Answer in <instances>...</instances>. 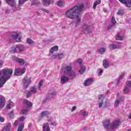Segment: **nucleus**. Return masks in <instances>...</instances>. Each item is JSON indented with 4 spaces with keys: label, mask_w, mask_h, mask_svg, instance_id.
Returning <instances> with one entry per match:
<instances>
[{
    "label": "nucleus",
    "mask_w": 131,
    "mask_h": 131,
    "mask_svg": "<svg viewBox=\"0 0 131 131\" xmlns=\"http://www.w3.org/2000/svg\"><path fill=\"white\" fill-rule=\"evenodd\" d=\"M24 128V125L20 124L18 125L17 131H22L23 130Z\"/></svg>",
    "instance_id": "4c0bfd02"
},
{
    "label": "nucleus",
    "mask_w": 131,
    "mask_h": 131,
    "mask_svg": "<svg viewBox=\"0 0 131 131\" xmlns=\"http://www.w3.org/2000/svg\"><path fill=\"white\" fill-rule=\"evenodd\" d=\"M86 69L85 66H80V69L79 70V72L80 74H83L84 72H85Z\"/></svg>",
    "instance_id": "5701e85b"
},
{
    "label": "nucleus",
    "mask_w": 131,
    "mask_h": 131,
    "mask_svg": "<svg viewBox=\"0 0 131 131\" xmlns=\"http://www.w3.org/2000/svg\"><path fill=\"white\" fill-rule=\"evenodd\" d=\"M58 50H59V47H58V46H54L51 48L49 53L51 54V55H53V54H54V52H57Z\"/></svg>",
    "instance_id": "f3484780"
},
{
    "label": "nucleus",
    "mask_w": 131,
    "mask_h": 131,
    "mask_svg": "<svg viewBox=\"0 0 131 131\" xmlns=\"http://www.w3.org/2000/svg\"><path fill=\"white\" fill-rule=\"evenodd\" d=\"M110 48L111 50H116V49H119V46H117L114 44H112L110 46Z\"/></svg>",
    "instance_id": "72a5a7b5"
},
{
    "label": "nucleus",
    "mask_w": 131,
    "mask_h": 131,
    "mask_svg": "<svg viewBox=\"0 0 131 131\" xmlns=\"http://www.w3.org/2000/svg\"><path fill=\"white\" fill-rule=\"evenodd\" d=\"M4 64V61L2 60H0V66L2 67L3 66V64Z\"/></svg>",
    "instance_id": "680f3d73"
},
{
    "label": "nucleus",
    "mask_w": 131,
    "mask_h": 131,
    "mask_svg": "<svg viewBox=\"0 0 131 131\" xmlns=\"http://www.w3.org/2000/svg\"><path fill=\"white\" fill-rule=\"evenodd\" d=\"M24 120H25V117H24V116H22L21 117H20L19 118L20 121H24Z\"/></svg>",
    "instance_id": "864d4df0"
},
{
    "label": "nucleus",
    "mask_w": 131,
    "mask_h": 131,
    "mask_svg": "<svg viewBox=\"0 0 131 131\" xmlns=\"http://www.w3.org/2000/svg\"><path fill=\"white\" fill-rule=\"evenodd\" d=\"M82 31L83 33H85V34H89V33H91V32H92L91 26L86 24H83L82 25Z\"/></svg>",
    "instance_id": "423d86ee"
},
{
    "label": "nucleus",
    "mask_w": 131,
    "mask_h": 131,
    "mask_svg": "<svg viewBox=\"0 0 131 131\" xmlns=\"http://www.w3.org/2000/svg\"><path fill=\"white\" fill-rule=\"evenodd\" d=\"M42 129L43 131H50V125H49V123L43 124Z\"/></svg>",
    "instance_id": "a211bd4d"
},
{
    "label": "nucleus",
    "mask_w": 131,
    "mask_h": 131,
    "mask_svg": "<svg viewBox=\"0 0 131 131\" xmlns=\"http://www.w3.org/2000/svg\"><path fill=\"white\" fill-rule=\"evenodd\" d=\"M98 74L99 76H101V75H102V73H103V70H102V69H99L98 70Z\"/></svg>",
    "instance_id": "09e8293b"
},
{
    "label": "nucleus",
    "mask_w": 131,
    "mask_h": 131,
    "mask_svg": "<svg viewBox=\"0 0 131 131\" xmlns=\"http://www.w3.org/2000/svg\"><path fill=\"white\" fill-rule=\"evenodd\" d=\"M103 96L104 95H99L98 96V108H99V109H101L104 104V98H103Z\"/></svg>",
    "instance_id": "0eeeda50"
},
{
    "label": "nucleus",
    "mask_w": 131,
    "mask_h": 131,
    "mask_svg": "<svg viewBox=\"0 0 131 131\" xmlns=\"http://www.w3.org/2000/svg\"><path fill=\"white\" fill-rule=\"evenodd\" d=\"M13 74V69L5 68L0 70V88H3L4 84L9 80Z\"/></svg>",
    "instance_id": "7ed1b4c3"
},
{
    "label": "nucleus",
    "mask_w": 131,
    "mask_h": 131,
    "mask_svg": "<svg viewBox=\"0 0 131 131\" xmlns=\"http://www.w3.org/2000/svg\"><path fill=\"white\" fill-rule=\"evenodd\" d=\"M42 83H43V82L41 80L38 83V90H41L42 89Z\"/></svg>",
    "instance_id": "a19ab883"
},
{
    "label": "nucleus",
    "mask_w": 131,
    "mask_h": 131,
    "mask_svg": "<svg viewBox=\"0 0 131 131\" xmlns=\"http://www.w3.org/2000/svg\"><path fill=\"white\" fill-rule=\"evenodd\" d=\"M51 125H54V126H56V125H57V123H56V122H51Z\"/></svg>",
    "instance_id": "e2e57ef3"
},
{
    "label": "nucleus",
    "mask_w": 131,
    "mask_h": 131,
    "mask_svg": "<svg viewBox=\"0 0 131 131\" xmlns=\"http://www.w3.org/2000/svg\"><path fill=\"white\" fill-rule=\"evenodd\" d=\"M26 2H27V0H19L18 6H22L23 4H25Z\"/></svg>",
    "instance_id": "ea45409f"
},
{
    "label": "nucleus",
    "mask_w": 131,
    "mask_h": 131,
    "mask_svg": "<svg viewBox=\"0 0 131 131\" xmlns=\"http://www.w3.org/2000/svg\"><path fill=\"white\" fill-rule=\"evenodd\" d=\"M13 60L14 62H17V63H19V64H20L21 65H24V64H25V65H28V64L25 62L24 60L22 58L14 57L13 58Z\"/></svg>",
    "instance_id": "6e6552de"
},
{
    "label": "nucleus",
    "mask_w": 131,
    "mask_h": 131,
    "mask_svg": "<svg viewBox=\"0 0 131 131\" xmlns=\"http://www.w3.org/2000/svg\"><path fill=\"white\" fill-rule=\"evenodd\" d=\"M39 10L42 11V12H43L44 13H47V14H49V10H47L46 9H45V8H40Z\"/></svg>",
    "instance_id": "c03bdc74"
},
{
    "label": "nucleus",
    "mask_w": 131,
    "mask_h": 131,
    "mask_svg": "<svg viewBox=\"0 0 131 131\" xmlns=\"http://www.w3.org/2000/svg\"><path fill=\"white\" fill-rule=\"evenodd\" d=\"M122 100H124V97H120V99L118 100V101H120H120H122Z\"/></svg>",
    "instance_id": "69168bd1"
},
{
    "label": "nucleus",
    "mask_w": 131,
    "mask_h": 131,
    "mask_svg": "<svg viewBox=\"0 0 131 131\" xmlns=\"http://www.w3.org/2000/svg\"><path fill=\"white\" fill-rule=\"evenodd\" d=\"M11 38L14 39L18 42L21 41V36L18 34H15L11 35Z\"/></svg>",
    "instance_id": "4468645a"
},
{
    "label": "nucleus",
    "mask_w": 131,
    "mask_h": 131,
    "mask_svg": "<svg viewBox=\"0 0 131 131\" xmlns=\"http://www.w3.org/2000/svg\"><path fill=\"white\" fill-rule=\"evenodd\" d=\"M83 8H84L83 4L74 6L72 8L67 11L65 13V15L66 17L69 18V19H71L72 20L76 19V24H79V22H80L81 20L79 16L80 15V13L82 12Z\"/></svg>",
    "instance_id": "f257e3e1"
},
{
    "label": "nucleus",
    "mask_w": 131,
    "mask_h": 131,
    "mask_svg": "<svg viewBox=\"0 0 131 131\" xmlns=\"http://www.w3.org/2000/svg\"><path fill=\"white\" fill-rule=\"evenodd\" d=\"M83 131H86V130H88V127H84L83 128Z\"/></svg>",
    "instance_id": "338daca9"
},
{
    "label": "nucleus",
    "mask_w": 131,
    "mask_h": 131,
    "mask_svg": "<svg viewBox=\"0 0 131 131\" xmlns=\"http://www.w3.org/2000/svg\"><path fill=\"white\" fill-rule=\"evenodd\" d=\"M30 91L32 92V94H35L37 93V89L35 86H34L31 88Z\"/></svg>",
    "instance_id": "cd10ccee"
},
{
    "label": "nucleus",
    "mask_w": 131,
    "mask_h": 131,
    "mask_svg": "<svg viewBox=\"0 0 131 131\" xmlns=\"http://www.w3.org/2000/svg\"><path fill=\"white\" fill-rule=\"evenodd\" d=\"M112 23L113 25H115L116 24V20H115V18H114V16L112 17Z\"/></svg>",
    "instance_id": "a18cd8bd"
},
{
    "label": "nucleus",
    "mask_w": 131,
    "mask_h": 131,
    "mask_svg": "<svg viewBox=\"0 0 131 131\" xmlns=\"http://www.w3.org/2000/svg\"><path fill=\"white\" fill-rule=\"evenodd\" d=\"M18 121L17 120H16L14 124L13 125H15V126H17V125H18Z\"/></svg>",
    "instance_id": "13d9d810"
},
{
    "label": "nucleus",
    "mask_w": 131,
    "mask_h": 131,
    "mask_svg": "<svg viewBox=\"0 0 131 131\" xmlns=\"http://www.w3.org/2000/svg\"><path fill=\"white\" fill-rule=\"evenodd\" d=\"M10 8L6 7L5 9V14H9L10 13Z\"/></svg>",
    "instance_id": "8fccbe9b"
},
{
    "label": "nucleus",
    "mask_w": 131,
    "mask_h": 131,
    "mask_svg": "<svg viewBox=\"0 0 131 131\" xmlns=\"http://www.w3.org/2000/svg\"><path fill=\"white\" fill-rule=\"evenodd\" d=\"M117 15H121L122 16V15H123V11L122 10H119L117 12Z\"/></svg>",
    "instance_id": "3c124183"
},
{
    "label": "nucleus",
    "mask_w": 131,
    "mask_h": 131,
    "mask_svg": "<svg viewBox=\"0 0 131 131\" xmlns=\"http://www.w3.org/2000/svg\"><path fill=\"white\" fill-rule=\"evenodd\" d=\"M17 50H18V53H23L25 47L23 45H16Z\"/></svg>",
    "instance_id": "2eb2a0df"
},
{
    "label": "nucleus",
    "mask_w": 131,
    "mask_h": 131,
    "mask_svg": "<svg viewBox=\"0 0 131 131\" xmlns=\"http://www.w3.org/2000/svg\"><path fill=\"white\" fill-rule=\"evenodd\" d=\"M125 73H123L121 74V75H120L119 77V80L117 82V83H119V82H120V80L121 79H122L123 78V77H124V75H125Z\"/></svg>",
    "instance_id": "58836bf2"
},
{
    "label": "nucleus",
    "mask_w": 131,
    "mask_h": 131,
    "mask_svg": "<svg viewBox=\"0 0 131 131\" xmlns=\"http://www.w3.org/2000/svg\"><path fill=\"white\" fill-rule=\"evenodd\" d=\"M107 49L106 48L102 47L98 49V53L100 54V55H103L105 54V52Z\"/></svg>",
    "instance_id": "6ab92c4d"
},
{
    "label": "nucleus",
    "mask_w": 131,
    "mask_h": 131,
    "mask_svg": "<svg viewBox=\"0 0 131 131\" xmlns=\"http://www.w3.org/2000/svg\"><path fill=\"white\" fill-rule=\"evenodd\" d=\"M120 124V121L117 120L113 122H110V120H106L103 123V126L105 129H116L117 126Z\"/></svg>",
    "instance_id": "20e7f679"
},
{
    "label": "nucleus",
    "mask_w": 131,
    "mask_h": 131,
    "mask_svg": "<svg viewBox=\"0 0 131 131\" xmlns=\"http://www.w3.org/2000/svg\"><path fill=\"white\" fill-rule=\"evenodd\" d=\"M47 41H49L50 42H52L53 41V39H48Z\"/></svg>",
    "instance_id": "774afa93"
},
{
    "label": "nucleus",
    "mask_w": 131,
    "mask_h": 131,
    "mask_svg": "<svg viewBox=\"0 0 131 131\" xmlns=\"http://www.w3.org/2000/svg\"><path fill=\"white\" fill-rule=\"evenodd\" d=\"M103 66L105 69H107L109 67V62L106 59L103 61Z\"/></svg>",
    "instance_id": "b1692460"
},
{
    "label": "nucleus",
    "mask_w": 131,
    "mask_h": 131,
    "mask_svg": "<svg viewBox=\"0 0 131 131\" xmlns=\"http://www.w3.org/2000/svg\"><path fill=\"white\" fill-rule=\"evenodd\" d=\"M48 115V112L42 111L40 114V116L39 117V120H41L43 116H47Z\"/></svg>",
    "instance_id": "a878e982"
},
{
    "label": "nucleus",
    "mask_w": 131,
    "mask_h": 131,
    "mask_svg": "<svg viewBox=\"0 0 131 131\" xmlns=\"http://www.w3.org/2000/svg\"><path fill=\"white\" fill-rule=\"evenodd\" d=\"M77 62L78 63H79V64H80V65H81V63L82 62V60L80 58H79L78 60H77Z\"/></svg>",
    "instance_id": "5fc2aeb1"
},
{
    "label": "nucleus",
    "mask_w": 131,
    "mask_h": 131,
    "mask_svg": "<svg viewBox=\"0 0 131 131\" xmlns=\"http://www.w3.org/2000/svg\"><path fill=\"white\" fill-rule=\"evenodd\" d=\"M116 39H117V40H122L123 39V37L120 36V33L117 34Z\"/></svg>",
    "instance_id": "f704fd0d"
},
{
    "label": "nucleus",
    "mask_w": 131,
    "mask_h": 131,
    "mask_svg": "<svg viewBox=\"0 0 131 131\" xmlns=\"http://www.w3.org/2000/svg\"><path fill=\"white\" fill-rule=\"evenodd\" d=\"M63 58H64V54L63 53H55L51 56V59H58L59 60H61Z\"/></svg>",
    "instance_id": "9b49d317"
},
{
    "label": "nucleus",
    "mask_w": 131,
    "mask_h": 131,
    "mask_svg": "<svg viewBox=\"0 0 131 131\" xmlns=\"http://www.w3.org/2000/svg\"><path fill=\"white\" fill-rule=\"evenodd\" d=\"M9 116L10 117V118H14V112H11L9 114Z\"/></svg>",
    "instance_id": "de8ad7c7"
},
{
    "label": "nucleus",
    "mask_w": 131,
    "mask_h": 131,
    "mask_svg": "<svg viewBox=\"0 0 131 131\" xmlns=\"http://www.w3.org/2000/svg\"><path fill=\"white\" fill-rule=\"evenodd\" d=\"M119 103H120V101L118 100H116L115 102L114 106L115 108H117L118 106H119Z\"/></svg>",
    "instance_id": "79ce46f5"
},
{
    "label": "nucleus",
    "mask_w": 131,
    "mask_h": 131,
    "mask_svg": "<svg viewBox=\"0 0 131 131\" xmlns=\"http://www.w3.org/2000/svg\"><path fill=\"white\" fill-rule=\"evenodd\" d=\"M5 2L10 7H14L16 4L15 0H5Z\"/></svg>",
    "instance_id": "dca6fc26"
},
{
    "label": "nucleus",
    "mask_w": 131,
    "mask_h": 131,
    "mask_svg": "<svg viewBox=\"0 0 131 131\" xmlns=\"http://www.w3.org/2000/svg\"><path fill=\"white\" fill-rule=\"evenodd\" d=\"M126 86L130 89V88H131V81H127L126 82Z\"/></svg>",
    "instance_id": "37998d69"
},
{
    "label": "nucleus",
    "mask_w": 131,
    "mask_h": 131,
    "mask_svg": "<svg viewBox=\"0 0 131 131\" xmlns=\"http://www.w3.org/2000/svg\"><path fill=\"white\" fill-rule=\"evenodd\" d=\"M13 39H15L12 38V36H10V37L8 38V41L9 42H12V41H13Z\"/></svg>",
    "instance_id": "603ef678"
},
{
    "label": "nucleus",
    "mask_w": 131,
    "mask_h": 131,
    "mask_svg": "<svg viewBox=\"0 0 131 131\" xmlns=\"http://www.w3.org/2000/svg\"><path fill=\"white\" fill-rule=\"evenodd\" d=\"M10 127H11V123H9L3 127V130L10 131Z\"/></svg>",
    "instance_id": "c756f323"
},
{
    "label": "nucleus",
    "mask_w": 131,
    "mask_h": 131,
    "mask_svg": "<svg viewBox=\"0 0 131 131\" xmlns=\"http://www.w3.org/2000/svg\"><path fill=\"white\" fill-rule=\"evenodd\" d=\"M28 112V109L23 110L20 111V114L22 115H27V113Z\"/></svg>",
    "instance_id": "e433bc0d"
},
{
    "label": "nucleus",
    "mask_w": 131,
    "mask_h": 131,
    "mask_svg": "<svg viewBox=\"0 0 131 131\" xmlns=\"http://www.w3.org/2000/svg\"><path fill=\"white\" fill-rule=\"evenodd\" d=\"M32 94H33V93H32L31 91H28V92L27 93V95H26L27 98H29V97H30V96H31Z\"/></svg>",
    "instance_id": "49530a36"
},
{
    "label": "nucleus",
    "mask_w": 131,
    "mask_h": 131,
    "mask_svg": "<svg viewBox=\"0 0 131 131\" xmlns=\"http://www.w3.org/2000/svg\"><path fill=\"white\" fill-rule=\"evenodd\" d=\"M12 7V11H14V12H16V11H17V7H15V5Z\"/></svg>",
    "instance_id": "4d7b16f0"
},
{
    "label": "nucleus",
    "mask_w": 131,
    "mask_h": 131,
    "mask_svg": "<svg viewBox=\"0 0 131 131\" xmlns=\"http://www.w3.org/2000/svg\"><path fill=\"white\" fill-rule=\"evenodd\" d=\"M6 107L7 109H11V104H8L7 105Z\"/></svg>",
    "instance_id": "052dcab7"
},
{
    "label": "nucleus",
    "mask_w": 131,
    "mask_h": 131,
    "mask_svg": "<svg viewBox=\"0 0 131 131\" xmlns=\"http://www.w3.org/2000/svg\"><path fill=\"white\" fill-rule=\"evenodd\" d=\"M64 73L69 77H66L65 75L61 76L60 81L62 84L67 82L69 80V78L73 79V78L76 77V73L74 71L72 70V63H70L69 66H67L64 68Z\"/></svg>",
    "instance_id": "f03ea898"
},
{
    "label": "nucleus",
    "mask_w": 131,
    "mask_h": 131,
    "mask_svg": "<svg viewBox=\"0 0 131 131\" xmlns=\"http://www.w3.org/2000/svg\"><path fill=\"white\" fill-rule=\"evenodd\" d=\"M80 115H82V116H88V115H89V113L85 111L81 110L80 112Z\"/></svg>",
    "instance_id": "7c9ffc66"
},
{
    "label": "nucleus",
    "mask_w": 131,
    "mask_h": 131,
    "mask_svg": "<svg viewBox=\"0 0 131 131\" xmlns=\"http://www.w3.org/2000/svg\"><path fill=\"white\" fill-rule=\"evenodd\" d=\"M112 28V25H110L108 27H107V30H110V29H111Z\"/></svg>",
    "instance_id": "0e129e2a"
},
{
    "label": "nucleus",
    "mask_w": 131,
    "mask_h": 131,
    "mask_svg": "<svg viewBox=\"0 0 131 131\" xmlns=\"http://www.w3.org/2000/svg\"><path fill=\"white\" fill-rule=\"evenodd\" d=\"M56 5L58 7H64V6H65V3L64 2V1H59L57 2Z\"/></svg>",
    "instance_id": "c85d7f7f"
},
{
    "label": "nucleus",
    "mask_w": 131,
    "mask_h": 131,
    "mask_svg": "<svg viewBox=\"0 0 131 131\" xmlns=\"http://www.w3.org/2000/svg\"><path fill=\"white\" fill-rule=\"evenodd\" d=\"M4 121H5V119H4V118L0 117V122H4Z\"/></svg>",
    "instance_id": "bf43d9fd"
},
{
    "label": "nucleus",
    "mask_w": 131,
    "mask_h": 131,
    "mask_svg": "<svg viewBox=\"0 0 131 131\" xmlns=\"http://www.w3.org/2000/svg\"><path fill=\"white\" fill-rule=\"evenodd\" d=\"M42 3L45 7H49L51 4V0H42Z\"/></svg>",
    "instance_id": "4be33fe9"
},
{
    "label": "nucleus",
    "mask_w": 131,
    "mask_h": 131,
    "mask_svg": "<svg viewBox=\"0 0 131 131\" xmlns=\"http://www.w3.org/2000/svg\"><path fill=\"white\" fill-rule=\"evenodd\" d=\"M93 80H94L93 78L88 79L84 82V85L86 86V85H89V84H91V82H92Z\"/></svg>",
    "instance_id": "2f4dec72"
},
{
    "label": "nucleus",
    "mask_w": 131,
    "mask_h": 131,
    "mask_svg": "<svg viewBox=\"0 0 131 131\" xmlns=\"http://www.w3.org/2000/svg\"><path fill=\"white\" fill-rule=\"evenodd\" d=\"M76 110V106H73L71 110V112H73V111H75Z\"/></svg>",
    "instance_id": "6e6d98bb"
},
{
    "label": "nucleus",
    "mask_w": 131,
    "mask_h": 131,
    "mask_svg": "<svg viewBox=\"0 0 131 131\" xmlns=\"http://www.w3.org/2000/svg\"><path fill=\"white\" fill-rule=\"evenodd\" d=\"M6 106V98L3 95H0V108L3 109Z\"/></svg>",
    "instance_id": "9d476101"
},
{
    "label": "nucleus",
    "mask_w": 131,
    "mask_h": 131,
    "mask_svg": "<svg viewBox=\"0 0 131 131\" xmlns=\"http://www.w3.org/2000/svg\"><path fill=\"white\" fill-rule=\"evenodd\" d=\"M100 4H101V0H98L96 1L94 3L93 9H94V10L96 9V8H97V6H98V5H100Z\"/></svg>",
    "instance_id": "473e14b6"
},
{
    "label": "nucleus",
    "mask_w": 131,
    "mask_h": 131,
    "mask_svg": "<svg viewBox=\"0 0 131 131\" xmlns=\"http://www.w3.org/2000/svg\"><path fill=\"white\" fill-rule=\"evenodd\" d=\"M10 52L11 54H15V53H18V50L17 49V45L15 47H12L10 49Z\"/></svg>",
    "instance_id": "412c9836"
},
{
    "label": "nucleus",
    "mask_w": 131,
    "mask_h": 131,
    "mask_svg": "<svg viewBox=\"0 0 131 131\" xmlns=\"http://www.w3.org/2000/svg\"><path fill=\"white\" fill-rule=\"evenodd\" d=\"M22 83L24 89H27L30 83H31V78L28 76L25 77L23 79Z\"/></svg>",
    "instance_id": "39448f33"
},
{
    "label": "nucleus",
    "mask_w": 131,
    "mask_h": 131,
    "mask_svg": "<svg viewBox=\"0 0 131 131\" xmlns=\"http://www.w3.org/2000/svg\"><path fill=\"white\" fill-rule=\"evenodd\" d=\"M56 95H57V93L55 91L49 92L46 97V99L47 100H51V99H53Z\"/></svg>",
    "instance_id": "f8f14e48"
},
{
    "label": "nucleus",
    "mask_w": 131,
    "mask_h": 131,
    "mask_svg": "<svg viewBox=\"0 0 131 131\" xmlns=\"http://www.w3.org/2000/svg\"><path fill=\"white\" fill-rule=\"evenodd\" d=\"M40 2L38 0H33L31 2V5L32 6H38V5H40Z\"/></svg>",
    "instance_id": "bb28decb"
},
{
    "label": "nucleus",
    "mask_w": 131,
    "mask_h": 131,
    "mask_svg": "<svg viewBox=\"0 0 131 131\" xmlns=\"http://www.w3.org/2000/svg\"><path fill=\"white\" fill-rule=\"evenodd\" d=\"M25 69H16L15 70L14 75L20 76V75H22V74H24V73H25Z\"/></svg>",
    "instance_id": "1a4fd4ad"
},
{
    "label": "nucleus",
    "mask_w": 131,
    "mask_h": 131,
    "mask_svg": "<svg viewBox=\"0 0 131 131\" xmlns=\"http://www.w3.org/2000/svg\"><path fill=\"white\" fill-rule=\"evenodd\" d=\"M27 42L29 44V45H33L34 43H35L34 41L32 40V39L28 38L27 39Z\"/></svg>",
    "instance_id": "c9c22d12"
},
{
    "label": "nucleus",
    "mask_w": 131,
    "mask_h": 131,
    "mask_svg": "<svg viewBox=\"0 0 131 131\" xmlns=\"http://www.w3.org/2000/svg\"><path fill=\"white\" fill-rule=\"evenodd\" d=\"M120 3L125 5L126 7L130 8L131 7V0H119Z\"/></svg>",
    "instance_id": "ddd939ff"
},
{
    "label": "nucleus",
    "mask_w": 131,
    "mask_h": 131,
    "mask_svg": "<svg viewBox=\"0 0 131 131\" xmlns=\"http://www.w3.org/2000/svg\"><path fill=\"white\" fill-rule=\"evenodd\" d=\"M23 103L24 104H25V105H26V106H27L28 108H29L30 107H32V102L27 100H24Z\"/></svg>",
    "instance_id": "aec40b11"
},
{
    "label": "nucleus",
    "mask_w": 131,
    "mask_h": 131,
    "mask_svg": "<svg viewBox=\"0 0 131 131\" xmlns=\"http://www.w3.org/2000/svg\"><path fill=\"white\" fill-rule=\"evenodd\" d=\"M130 91V88H129V87H127V86H125L124 87L123 93L125 95L128 94Z\"/></svg>",
    "instance_id": "393cba45"
}]
</instances>
